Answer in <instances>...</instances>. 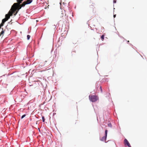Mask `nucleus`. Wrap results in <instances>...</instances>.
<instances>
[{"instance_id":"f257e3e1","label":"nucleus","mask_w":147,"mask_h":147,"mask_svg":"<svg viewBox=\"0 0 147 147\" xmlns=\"http://www.w3.org/2000/svg\"><path fill=\"white\" fill-rule=\"evenodd\" d=\"M16 11V9L15 7L12 8V7H11V9L9 12L7 14H6L5 18L2 20V23L0 25V28L1 26L3 25L5 22L9 18L10 16H12L13 14Z\"/></svg>"},{"instance_id":"f03ea898","label":"nucleus","mask_w":147,"mask_h":147,"mask_svg":"<svg viewBox=\"0 0 147 147\" xmlns=\"http://www.w3.org/2000/svg\"><path fill=\"white\" fill-rule=\"evenodd\" d=\"M98 97L97 96L93 95L92 96V102H95L98 100Z\"/></svg>"},{"instance_id":"7ed1b4c3","label":"nucleus","mask_w":147,"mask_h":147,"mask_svg":"<svg viewBox=\"0 0 147 147\" xmlns=\"http://www.w3.org/2000/svg\"><path fill=\"white\" fill-rule=\"evenodd\" d=\"M124 143L125 145H127L129 147H131V146L127 140L125 139L124 140Z\"/></svg>"},{"instance_id":"20e7f679","label":"nucleus","mask_w":147,"mask_h":147,"mask_svg":"<svg viewBox=\"0 0 147 147\" xmlns=\"http://www.w3.org/2000/svg\"><path fill=\"white\" fill-rule=\"evenodd\" d=\"M106 138H107L106 137L104 136L103 137H102L101 138L100 140L102 141H105V142H105V141H106Z\"/></svg>"},{"instance_id":"39448f33","label":"nucleus","mask_w":147,"mask_h":147,"mask_svg":"<svg viewBox=\"0 0 147 147\" xmlns=\"http://www.w3.org/2000/svg\"><path fill=\"white\" fill-rule=\"evenodd\" d=\"M32 1V0H27V1L26 2V4H29L31 3Z\"/></svg>"},{"instance_id":"423d86ee","label":"nucleus","mask_w":147,"mask_h":147,"mask_svg":"<svg viewBox=\"0 0 147 147\" xmlns=\"http://www.w3.org/2000/svg\"><path fill=\"white\" fill-rule=\"evenodd\" d=\"M26 2H24L21 5V7H24L26 5Z\"/></svg>"},{"instance_id":"0eeeda50","label":"nucleus","mask_w":147,"mask_h":147,"mask_svg":"<svg viewBox=\"0 0 147 147\" xmlns=\"http://www.w3.org/2000/svg\"><path fill=\"white\" fill-rule=\"evenodd\" d=\"M89 100L90 101L92 102V95H90L89 96Z\"/></svg>"},{"instance_id":"6e6552de","label":"nucleus","mask_w":147,"mask_h":147,"mask_svg":"<svg viewBox=\"0 0 147 147\" xmlns=\"http://www.w3.org/2000/svg\"><path fill=\"white\" fill-rule=\"evenodd\" d=\"M105 137H107V130H106L105 131Z\"/></svg>"},{"instance_id":"1a4fd4ad","label":"nucleus","mask_w":147,"mask_h":147,"mask_svg":"<svg viewBox=\"0 0 147 147\" xmlns=\"http://www.w3.org/2000/svg\"><path fill=\"white\" fill-rule=\"evenodd\" d=\"M104 35H102L101 36V39L102 40H103L104 39Z\"/></svg>"},{"instance_id":"9d476101","label":"nucleus","mask_w":147,"mask_h":147,"mask_svg":"<svg viewBox=\"0 0 147 147\" xmlns=\"http://www.w3.org/2000/svg\"><path fill=\"white\" fill-rule=\"evenodd\" d=\"M42 121L43 122H44L45 121V120L44 117L43 116H42Z\"/></svg>"},{"instance_id":"9b49d317","label":"nucleus","mask_w":147,"mask_h":147,"mask_svg":"<svg viewBox=\"0 0 147 147\" xmlns=\"http://www.w3.org/2000/svg\"><path fill=\"white\" fill-rule=\"evenodd\" d=\"M30 36L29 35H27V39L28 40H29L30 38Z\"/></svg>"},{"instance_id":"f8f14e48","label":"nucleus","mask_w":147,"mask_h":147,"mask_svg":"<svg viewBox=\"0 0 147 147\" xmlns=\"http://www.w3.org/2000/svg\"><path fill=\"white\" fill-rule=\"evenodd\" d=\"M4 33V32L3 30L0 33V36H1V35L3 34Z\"/></svg>"},{"instance_id":"ddd939ff","label":"nucleus","mask_w":147,"mask_h":147,"mask_svg":"<svg viewBox=\"0 0 147 147\" xmlns=\"http://www.w3.org/2000/svg\"><path fill=\"white\" fill-rule=\"evenodd\" d=\"M17 1L19 4L20 3L22 2V1L21 0H17Z\"/></svg>"},{"instance_id":"4468645a","label":"nucleus","mask_w":147,"mask_h":147,"mask_svg":"<svg viewBox=\"0 0 147 147\" xmlns=\"http://www.w3.org/2000/svg\"><path fill=\"white\" fill-rule=\"evenodd\" d=\"M90 21H88V22H87V24H88V25L90 27V28H91V27L90 26Z\"/></svg>"},{"instance_id":"2eb2a0df","label":"nucleus","mask_w":147,"mask_h":147,"mask_svg":"<svg viewBox=\"0 0 147 147\" xmlns=\"http://www.w3.org/2000/svg\"><path fill=\"white\" fill-rule=\"evenodd\" d=\"M108 126L109 127H112V125L111 123L108 124Z\"/></svg>"},{"instance_id":"dca6fc26","label":"nucleus","mask_w":147,"mask_h":147,"mask_svg":"<svg viewBox=\"0 0 147 147\" xmlns=\"http://www.w3.org/2000/svg\"><path fill=\"white\" fill-rule=\"evenodd\" d=\"M26 116V115H23L21 117V119H22L24 117H25Z\"/></svg>"},{"instance_id":"f3484780","label":"nucleus","mask_w":147,"mask_h":147,"mask_svg":"<svg viewBox=\"0 0 147 147\" xmlns=\"http://www.w3.org/2000/svg\"><path fill=\"white\" fill-rule=\"evenodd\" d=\"M100 90L101 92H102V87H101V86H100Z\"/></svg>"},{"instance_id":"a211bd4d","label":"nucleus","mask_w":147,"mask_h":147,"mask_svg":"<svg viewBox=\"0 0 147 147\" xmlns=\"http://www.w3.org/2000/svg\"><path fill=\"white\" fill-rule=\"evenodd\" d=\"M113 3H116V1H115V0H114V1H113Z\"/></svg>"},{"instance_id":"6ab92c4d","label":"nucleus","mask_w":147,"mask_h":147,"mask_svg":"<svg viewBox=\"0 0 147 147\" xmlns=\"http://www.w3.org/2000/svg\"><path fill=\"white\" fill-rule=\"evenodd\" d=\"M116 15H114V16H114V18H115V17H116Z\"/></svg>"},{"instance_id":"aec40b11","label":"nucleus","mask_w":147,"mask_h":147,"mask_svg":"<svg viewBox=\"0 0 147 147\" xmlns=\"http://www.w3.org/2000/svg\"><path fill=\"white\" fill-rule=\"evenodd\" d=\"M17 12H16V13L15 14H14V15L15 16L17 14Z\"/></svg>"},{"instance_id":"412c9836","label":"nucleus","mask_w":147,"mask_h":147,"mask_svg":"<svg viewBox=\"0 0 147 147\" xmlns=\"http://www.w3.org/2000/svg\"><path fill=\"white\" fill-rule=\"evenodd\" d=\"M127 42H129V41H127Z\"/></svg>"},{"instance_id":"4be33fe9","label":"nucleus","mask_w":147,"mask_h":147,"mask_svg":"<svg viewBox=\"0 0 147 147\" xmlns=\"http://www.w3.org/2000/svg\"><path fill=\"white\" fill-rule=\"evenodd\" d=\"M23 0H21L22 1Z\"/></svg>"},{"instance_id":"5701e85b","label":"nucleus","mask_w":147,"mask_h":147,"mask_svg":"<svg viewBox=\"0 0 147 147\" xmlns=\"http://www.w3.org/2000/svg\"><path fill=\"white\" fill-rule=\"evenodd\" d=\"M16 4V3H14V4Z\"/></svg>"}]
</instances>
